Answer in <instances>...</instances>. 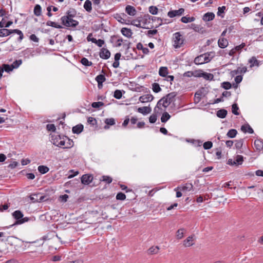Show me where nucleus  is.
I'll list each match as a JSON object with an SVG mask.
<instances>
[{"instance_id":"obj_45","label":"nucleus","mask_w":263,"mask_h":263,"mask_svg":"<svg viewBox=\"0 0 263 263\" xmlns=\"http://www.w3.org/2000/svg\"><path fill=\"white\" fill-rule=\"evenodd\" d=\"M58 10V8L57 7L51 6L47 7V15L48 16H51L52 15V14L51 13V10L53 11H57Z\"/></svg>"},{"instance_id":"obj_39","label":"nucleus","mask_w":263,"mask_h":263,"mask_svg":"<svg viewBox=\"0 0 263 263\" xmlns=\"http://www.w3.org/2000/svg\"><path fill=\"white\" fill-rule=\"evenodd\" d=\"M202 77L206 80H212L214 78V76L212 73L203 72Z\"/></svg>"},{"instance_id":"obj_16","label":"nucleus","mask_w":263,"mask_h":263,"mask_svg":"<svg viewBox=\"0 0 263 263\" xmlns=\"http://www.w3.org/2000/svg\"><path fill=\"white\" fill-rule=\"evenodd\" d=\"M152 111L151 108L149 107H141L138 108V111L139 113L142 114L144 115H147L151 112Z\"/></svg>"},{"instance_id":"obj_37","label":"nucleus","mask_w":263,"mask_h":263,"mask_svg":"<svg viewBox=\"0 0 263 263\" xmlns=\"http://www.w3.org/2000/svg\"><path fill=\"white\" fill-rule=\"evenodd\" d=\"M185 232V229L183 228H181L179 229L176 232V237L177 239H180L183 237L184 232Z\"/></svg>"},{"instance_id":"obj_43","label":"nucleus","mask_w":263,"mask_h":263,"mask_svg":"<svg viewBox=\"0 0 263 263\" xmlns=\"http://www.w3.org/2000/svg\"><path fill=\"white\" fill-rule=\"evenodd\" d=\"M221 86L223 88L228 90L231 88L232 85L229 82H223L221 84Z\"/></svg>"},{"instance_id":"obj_13","label":"nucleus","mask_w":263,"mask_h":263,"mask_svg":"<svg viewBox=\"0 0 263 263\" xmlns=\"http://www.w3.org/2000/svg\"><path fill=\"white\" fill-rule=\"evenodd\" d=\"M96 81L98 82V87H100V86H102V84L106 81L105 77L104 74H99L98 75L96 78Z\"/></svg>"},{"instance_id":"obj_10","label":"nucleus","mask_w":263,"mask_h":263,"mask_svg":"<svg viewBox=\"0 0 263 263\" xmlns=\"http://www.w3.org/2000/svg\"><path fill=\"white\" fill-rule=\"evenodd\" d=\"M100 57L103 59L107 60L110 57V51L106 48H102L99 53Z\"/></svg>"},{"instance_id":"obj_30","label":"nucleus","mask_w":263,"mask_h":263,"mask_svg":"<svg viewBox=\"0 0 263 263\" xmlns=\"http://www.w3.org/2000/svg\"><path fill=\"white\" fill-rule=\"evenodd\" d=\"M254 146L256 149L260 151L263 148V142L260 140H255L254 141Z\"/></svg>"},{"instance_id":"obj_54","label":"nucleus","mask_w":263,"mask_h":263,"mask_svg":"<svg viewBox=\"0 0 263 263\" xmlns=\"http://www.w3.org/2000/svg\"><path fill=\"white\" fill-rule=\"evenodd\" d=\"M102 178V180H101L106 182L108 184L110 183L112 180V178L108 176H103Z\"/></svg>"},{"instance_id":"obj_12","label":"nucleus","mask_w":263,"mask_h":263,"mask_svg":"<svg viewBox=\"0 0 263 263\" xmlns=\"http://www.w3.org/2000/svg\"><path fill=\"white\" fill-rule=\"evenodd\" d=\"M154 97L150 94L144 95L140 97L139 100L142 103H146L152 101Z\"/></svg>"},{"instance_id":"obj_64","label":"nucleus","mask_w":263,"mask_h":263,"mask_svg":"<svg viewBox=\"0 0 263 263\" xmlns=\"http://www.w3.org/2000/svg\"><path fill=\"white\" fill-rule=\"evenodd\" d=\"M226 8L225 6L222 7H219L218 8V12H217V15L218 16H220L222 13H224V10H226Z\"/></svg>"},{"instance_id":"obj_1","label":"nucleus","mask_w":263,"mask_h":263,"mask_svg":"<svg viewBox=\"0 0 263 263\" xmlns=\"http://www.w3.org/2000/svg\"><path fill=\"white\" fill-rule=\"evenodd\" d=\"M118 21L121 23H125L126 24H132L138 27L146 28L147 24V21L148 23L150 22L151 19L152 21H156V18L158 20L160 17H148V20L145 17H137V19L132 20V17H117Z\"/></svg>"},{"instance_id":"obj_22","label":"nucleus","mask_w":263,"mask_h":263,"mask_svg":"<svg viewBox=\"0 0 263 263\" xmlns=\"http://www.w3.org/2000/svg\"><path fill=\"white\" fill-rule=\"evenodd\" d=\"M241 130L245 133L248 132L250 134H253L254 133L253 129L248 124L242 125L241 127Z\"/></svg>"},{"instance_id":"obj_11","label":"nucleus","mask_w":263,"mask_h":263,"mask_svg":"<svg viewBox=\"0 0 263 263\" xmlns=\"http://www.w3.org/2000/svg\"><path fill=\"white\" fill-rule=\"evenodd\" d=\"M184 12L183 8H180L177 10H172L168 12V16H178L183 14Z\"/></svg>"},{"instance_id":"obj_25","label":"nucleus","mask_w":263,"mask_h":263,"mask_svg":"<svg viewBox=\"0 0 263 263\" xmlns=\"http://www.w3.org/2000/svg\"><path fill=\"white\" fill-rule=\"evenodd\" d=\"M160 248L158 246H153L148 249L147 253L148 254H156L158 253Z\"/></svg>"},{"instance_id":"obj_55","label":"nucleus","mask_w":263,"mask_h":263,"mask_svg":"<svg viewBox=\"0 0 263 263\" xmlns=\"http://www.w3.org/2000/svg\"><path fill=\"white\" fill-rule=\"evenodd\" d=\"M99 47H101L104 44V41L101 39L97 40L95 39L94 43Z\"/></svg>"},{"instance_id":"obj_46","label":"nucleus","mask_w":263,"mask_h":263,"mask_svg":"<svg viewBox=\"0 0 263 263\" xmlns=\"http://www.w3.org/2000/svg\"><path fill=\"white\" fill-rule=\"evenodd\" d=\"M126 198L125 194L122 192L118 193L116 195V199L120 200H124Z\"/></svg>"},{"instance_id":"obj_7","label":"nucleus","mask_w":263,"mask_h":263,"mask_svg":"<svg viewBox=\"0 0 263 263\" xmlns=\"http://www.w3.org/2000/svg\"><path fill=\"white\" fill-rule=\"evenodd\" d=\"M63 138H64V136L56 135L54 137L52 136L51 140L54 145L61 147L65 145V141Z\"/></svg>"},{"instance_id":"obj_36","label":"nucleus","mask_w":263,"mask_h":263,"mask_svg":"<svg viewBox=\"0 0 263 263\" xmlns=\"http://www.w3.org/2000/svg\"><path fill=\"white\" fill-rule=\"evenodd\" d=\"M152 89L155 93H158L161 91L159 84L157 83H154L152 84Z\"/></svg>"},{"instance_id":"obj_62","label":"nucleus","mask_w":263,"mask_h":263,"mask_svg":"<svg viewBox=\"0 0 263 263\" xmlns=\"http://www.w3.org/2000/svg\"><path fill=\"white\" fill-rule=\"evenodd\" d=\"M157 120V116L155 114L152 115L149 118V121L151 123H155Z\"/></svg>"},{"instance_id":"obj_15","label":"nucleus","mask_w":263,"mask_h":263,"mask_svg":"<svg viewBox=\"0 0 263 263\" xmlns=\"http://www.w3.org/2000/svg\"><path fill=\"white\" fill-rule=\"evenodd\" d=\"M218 46L221 48H224L228 45V40L223 37H220L218 42Z\"/></svg>"},{"instance_id":"obj_24","label":"nucleus","mask_w":263,"mask_h":263,"mask_svg":"<svg viewBox=\"0 0 263 263\" xmlns=\"http://www.w3.org/2000/svg\"><path fill=\"white\" fill-rule=\"evenodd\" d=\"M1 68L3 69V71H5L7 72H10L12 71L14 67H13L11 65H9L7 64H3L2 66H1Z\"/></svg>"},{"instance_id":"obj_29","label":"nucleus","mask_w":263,"mask_h":263,"mask_svg":"<svg viewBox=\"0 0 263 263\" xmlns=\"http://www.w3.org/2000/svg\"><path fill=\"white\" fill-rule=\"evenodd\" d=\"M202 54H201L198 57H197L194 59V63L196 65H200L204 63V61L203 60L204 58H203Z\"/></svg>"},{"instance_id":"obj_27","label":"nucleus","mask_w":263,"mask_h":263,"mask_svg":"<svg viewBox=\"0 0 263 263\" xmlns=\"http://www.w3.org/2000/svg\"><path fill=\"white\" fill-rule=\"evenodd\" d=\"M168 73V69L166 67H161L159 70V74L162 77H166Z\"/></svg>"},{"instance_id":"obj_49","label":"nucleus","mask_w":263,"mask_h":263,"mask_svg":"<svg viewBox=\"0 0 263 263\" xmlns=\"http://www.w3.org/2000/svg\"><path fill=\"white\" fill-rule=\"evenodd\" d=\"M243 139H240L239 140H236L235 144V146L237 149H240L241 148L243 145Z\"/></svg>"},{"instance_id":"obj_32","label":"nucleus","mask_w":263,"mask_h":263,"mask_svg":"<svg viewBox=\"0 0 263 263\" xmlns=\"http://www.w3.org/2000/svg\"><path fill=\"white\" fill-rule=\"evenodd\" d=\"M38 171L42 174H44L47 173L49 171V168L45 165H40L37 168Z\"/></svg>"},{"instance_id":"obj_51","label":"nucleus","mask_w":263,"mask_h":263,"mask_svg":"<svg viewBox=\"0 0 263 263\" xmlns=\"http://www.w3.org/2000/svg\"><path fill=\"white\" fill-rule=\"evenodd\" d=\"M195 17H181V21L184 23L193 22Z\"/></svg>"},{"instance_id":"obj_18","label":"nucleus","mask_w":263,"mask_h":263,"mask_svg":"<svg viewBox=\"0 0 263 263\" xmlns=\"http://www.w3.org/2000/svg\"><path fill=\"white\" fill-rule=\"evenodd\" d=\"M121 32L124 36L127 37H130L133 34L132 30L130 29L125 27L122 28Z\"/></svg>"},{"instance_id":"obj_53","label":"nucleus","mask_w":263,"mask_h":263,"mask_svg":"<svg viewBox=\"0 0 263 263\" xmlns=\"http://www.w3.org/2000/svg\"><path fill=\"white\" fill-rule=\"evenodd\" d=\"M46 129L48 131L54 132L56 130V127L54 124H49L46 125Z\"/></svg>"},{"instance_id":"obj_52","label":"nucleus","mask_w":263,"mask_h":263,"mask_svg":"<svg viewBox=\"0 0 263 263\" xmlns=\"http://www.w3.org/2000/svg\"><path fill=\"white\" fill-rule=\"evenodd\" d=\"M149 11L153 15H156L158 12V8L155 6H150Z\"/></svg>"},{"instance_id":"obj_23","label":"nucleus","mask_w":263,"mask_h":263,"mask_svg":"<svg viewBox=\"0 0 263 263\" xmlns=\"http://www.w3.org/2000/svg\"><path fill=\"white\" fill-rule=\"evenodd\" d=\"M46 25L47 26H51V27H54L55 28L60 29V28H63L62 27V26L61 25H60V23H59L58 22L50 21H48L46 23Z\"/></svg>"},{"instance_id":"obj_40","label":"nucleus","mask_w":263,"mask_h":263,"mask_svg":"<svg viewBox=\"0 0 263 263\" xmlns=\"http://www.w3.org/2000/svg\"><path fill=\"white\" fill-rule=\"evenodd\" d=\"M91 2L89 0H87L84 3V7L86 11H90L91 10Z\"/></svg>"},{"instance_id":"obj_21","label":"nucleus","mask_w":263,"mask_h":263,"mask_svg":"<svg viewBox=\"0 0 263 263\" xmlns=\"http://www.w3.org/2000/svg\"><path fill=\"white\" fill-rule=\"evenodd\" d=\"M227 114L228 111L227 110L220 109L217 111L216 115L218 118L223 119L227 116Z\"/></svg>"},{"instance_id":"obj_17","label":"nucleus","mask_w":263,"mask_h":263,"mask_svg":"<svg viewBox=\"0 0 263 263\" xmlns=\"http://www.w3.org/2000/svg\"><path fill=\"white\" fill-rule=\"evenodd\" d=\"M83 128L84 127L82 124H78L72 127V133L74 134H79L83 131Z\"/></svg>"},{"instance_id":"obj_2","label":"nucleus","mask_w":263,"mask_h":263,"mask_svg":"<svg viewBox=\"0 0 263 263\" xmlns=\"http://www.w3.org/2000/svg\"><path fill=\"white\" fill-rule=\"evenodd\" d=\"M176 96V92H172L162 97L157 102V104L154 109V112H157V108L159 109H161L160 106H161L164 108L168 107L169 105L174 101V98Z\"/></svg>"},{"instance_id":"obj_61","label":"nucleus","mask_w":263,"mask_h":263,"mask_svg":"<svg viewBox=\"0 0 263 263\" xmlns=\"http://www.w3.org/2000/svg\"><path fill=\"white\" fill-rule=\"evenodd\" d=\"M190 27L196 31H199V30L201 29V26L198 25H196L195 24H191L190 25Z\"/></svg>"},{"instance_id":"obj_19","label":"nucleus","mask_w":263,"mask_h":263,"mask_svg":"<svg viewBox=\"0 0 263 263\" xmlns=\"http://www.w3.org/2000/svg\"><path fill=\"white\" fill-rule=\"evenodd\" d=\"M65 141V145H64V148H68L71 147L73 145V142L72 140L70 139L68 137L64 136L63 138Z\"/></svg>"},{"instance_id":"obj_35","label":"nucleus","mask_w":263,"mask_h":263,"mask_svg":"<svg viewBox=\"0 0 263 263\" xmlns=\"http://www.w3.org/2000/svg\"><path fill=\"white\" fill-rule=\"evenodd\" d=\"M81 63L85 66H90L92 63L91 62L89 61L86 58H82L80 61Z\"/></svg>"},{"instance_id":"obj_5","label":"nucleus","mask_w":263,"mask_h":263,"mask_svg":"<svg viewBox=\"0 0 263 263\" xmlns=\"http://www.w3.org/2000/svg\"><path fill=\"white\" fill-rule=\"evenodd\" d=\"M173 46L175 48H178L183 44L184 39L183 35L179 32L175 33L173 34Z\"/></svg>"},{"instance_id":"obj_8","label":"nucleus","mask_w":263,"mask_h":263,"mask_svg":"<svg viewBox=\"0 0 263 263\" xmlns=\"http://www.w3.org/2000/svg\"><path fill=\"white\" fill-rule=\"evenodd\" d=\"M93 178L91 174H84L81 178V182L84 185H88L92 181Z\"/></svg>"},{"instance_id":"obj_38","label":"nucleus","mask_w":263,"mask_h":263,"mask_svg":"<svg viewBox=\"0 0 263 263\" xmlns=\"http://www.w3.org/2000/svg\"><path fill=\"white\" fill-rule=\"evenodd\" d=\"M239 107L236 103H234L232 106V112L235 115H238L239 112H238Z\"/></svg>"},{"instance_id":"obj_63","label":"nucleus","mask_w":263,"mask_h":263,"mask_svg":"<svg viewBox=\"0 0 263 263\" xmlns=\"http://www.w3.org/2000/svg\"><path fill=\"white\" fill-rule=\"evenodd\" d=\"M246 46L245 43H242L239 45L236 46L235 47V50L238 52H240L242 48H243Z\"/></svg>"},{"instance_id":"obj_26","label":"nucleus","mask_w":263,"mask_h":263,"mask_svg":"<svg viewBox=\"0 0 263 263\" xmlns=\"http://www.w3.org/2000/svg\"><path fill=\"white\" fill-rule=\"evenodd\" d=\"M249 62L250 63V67L252 68L254 66H258L259 65V61H258L255 57H253L249 59Z\"/></svg>"},{"instance_id":"obj_44","label":"nucleus","mask_w":263,"mask_h":263,"mask_svg":"<svg viewBox=\"0 0 263 263\" xmlns=\"http://www.w3.org/2000/svg\"><path fill=\"white\" fill-rule=\"evenodd\" d=\"M203 146L204 149H209L213 146V143L211 141H206L203 144Z\"/></svg>"},{"instance_id":"obj_34","label":"nucleus","mask_w":263,"mask_h":263,"mask_svg":"<svg viewBox=\"0 0 263 263\" xmlns=\"http://www.w3.org/2000/svg\"><path fill=\"white\" fill-rule=\"evenodd\" d=\"M243 161V157L242 155H237L235 159L236 165H241Z\"/></svg>"},{"instance_id":"obj_20","label":"nucleus","mask_w":263,"mask_h":263,"mask_svg":"<svg viewBox=\"0 0 263 263\" xmlns=\"http://www.w3.org/2000/svg\"><path fill=\"white\" fill-rule=\"evenodd\" d=\"M193 185L191 183H186L180 187V190L182 192L190 191L193 190Z\"/></svg>"},{"instance_id":"obj_3","label":"nucleus","mask_w":263,"mask_h":263,"mask_svg":"<svg viewBox=\"0 0 263 263\" xmlns=\"http://www.w3.org/2000/svg\"><path fill=\"white\" fill-rule=\"evenodd\" d=\"M15 33L19 35L18 41L21 42L24 37L23 32L18 29L9 30L6 28H2L0 29V37L7 36L11 33Z\"/></svg>"},{"instance_id":"obj_33","label":"nucleus","mask_w":263,"mask_h":263,"mask_svg":"<svg viewBox=\"0 0 263 263\" xmlns=\"http://www.w3.org/2000/svg\"><path fill=\"white\" fill-rule=\"evenodd\" d=\"M237 134V131L236 129H231L227 133V136L230 138H233L235 137Z\"/></svg>"},{"instance_id":"obj_42","label":"nucleus","mask_w":263,"mask_h":263,"mask_svg":"<svg viewBox=\"0 0 263 263\" xmlns=\"http://www.w3.org/2000/svg\"><path fill=\"white\" fill-rule=\"evenodd\" d=\"M34 13L36 16L41 14V7L39 5H36L34 8Z\"/></svg>"},{"instance_id":"obj_60","label":"nucleus","mask_w":263,"mask_h":263,"mask_svg":"<svg viewBox=\"0 0 263 263\" xmlns=\"http://www.w3.org/2000/svg\"><path fill=\"white\" fill-rule=\"evenodd\" d=\"M100 23H98L97 22H95L94 24L92 27V29L95 31H98L101 29V26L102 25H99Z\"/></svg>"},{"instance_id":"obj_28","label":"nucleus","mask_w":263,"mask_h":263,"mask_svg":"<svg viewBox=\"0 0 263 263\" xmlns=\"http://www.w3.org/2000/svg\"><path fill=\"white\" fill-rule=\"evenodd\" d=\"M193 237L189 236L186 239L184 240L183 245L185 247H189L193 245Z\"/></svg>"},{"instance_id":"obj_48","label":"nucleus","mask_w":263,"mask_h":263,"mask_svg":"<svg viewBox=\"0 0 263 263\" xmlns=\"http://www.w3.org/2000/svg\"><path fill=\"white\" fill-rule=\"evenodd\" d=\"M87 122L89 124L93 126V125L97 124V121L95 118L91 117H89L88 118Z\"/></svg>"},{"instance_id":"obj_6","label":"nucleus","mask_w":263,"mask_h":263,"mask_svg":"<svg viewBox=\"0 0 263 263\" xmlns=\"http://www.w3.org/2000/svg\"><path fill=\"white\" fill-rule=\"evenodd\" d=\"M73 17H61V24L64 25L67 28L69 27H76L79 24V22L72 19Z\"/></svg>"},{"instance_id":"obj_9","label":"nucleus","mask_w":263,"mask_h":263,"mask_svg":"<svg viewBox=\"0 0 263 263\" xmlns=\"http://www.w3.org/2000/svg\"><path fill=\"white\" fill-rule=\"evenodd\" d=\"M45 197L41 193L32 194L30 196V199L32 202H41L44 200Z\"/></svg>"},{"instance_id":"obj_41","label":"nucleus","mask_w":263,"mask_h":263,"mask_svg":"<svg viewBox=\"0 0 263 263\" xmlns=\"http://www.w3.org/2000/svg\"><path fill=\"white\" fill-rule=\"evenodd\" d=\"M122 97V90L117 89L114 91V97L117 99H120Z\"/></svg>"},{"instance_id":"obj_58","label":"nucleus","mask_w":263,"mask_h":263,"mask_svg":"<svg viewBox=\"0 0 263 263\" xmlns=\"http://www.w3.org/2000/svg\"><path fill=\"white\" fill-rule=\"evenodd\" d=\"M22 61L21 60H15L12 64L11 65L14 67V68H17L19 67V66L22 64Z\"/></svg>"},{"instance_id":"obj_59","label":"nucleus","mask_w":263,"mask_h":263,"mask_svg":"<svg viewBox=\"0 0 263 263\" xmlns=\"http://www.w3.org/2000/svg\"><path fill=\"white\" fill-rule=\"evenodd\" d=\"M69 176L68 178H72L77 175L79 173L78 171L74 172L73 170H71L69 171Z\"/></svg>"},{"instance_id":"obj_50","label":"nucleus","mask_w":263,"mask_h":263,"mask_svg":"<svg viewBox=\"0 0 263 263\" xmlns=\"http://www.w3.org/2000/svg\"><path fill=\"white\" fill-rule=\"evenodd\" d=\"M104 105V103L102 102H95L91 104V106L95 108H99L102 106Z\"/></svg>"},{"instance_id":"obj_14","label":"nucleus","mask_w":263,"mask_h":263,"mask_svg":"<svg viewBox=\"0 0 263 263\" xmlns=\"http://www.w3.org/2000/svg\"><path fill=\"white\" fill-rule=\"evenodd\" d=\"M126 12L130 16H134L136 14V10L135 8L130 6L127 5L125 8Z\"/></svg>"},{"instance_id":"obj_56","label":"nucleus","mask_w":263,"mask_h":263,"mask_svg":"<svg viewBox=\"0 0 263 263\" xmlns=\"http://www.w3.org/2000/svg\"><path fill=\"white\" fill-rule=\"evenodd\" d=\"M191 142L194 144L195 146H200L202 145V141L200 140L191 139Z\"/></svg>"},{"instance_id":"obj_4","label":"nucleus","mask_w":263,"mask_h":263,"mask_svg":"<svg viewBox=\"0 0 263 263\" xmlns=\"http://www.w3.org/2000/svg\"><path fill=\"white\" fill-rule=\"evenodd\" d=\"M12 216L13 218L16 220V221L13 224L10 226V227H12L13 226L16 224H23L24 222L28 221V218H23L24 215L23 213L20 210L15 211L12 213Z\"/></svg>"},{"instance_id":"obj_31","label":"nucleus","mask_w":263,"mask_h":263,"mask_svg":"<svg viewBox=\"0 0 263 263\" xmlns=\"http://www.w3.org/2000/svg\"><path fill=\"white\" fill-rule=\"evenodd\" d=\"M171 118V116L167 112L165 111L163 113L161 117V121L162 123L166 122Z\"/></svg>"},{"instance_id":"obj_57","label":"nucleus","mask_w":263,"mask_h":263,"mask_svg":"<svg viewBox=\"0 0 263 263\" xmlns=\"http://www.w3.org/2000/svg\"><path fill=\"white\" fill-rule=\"evenodd\" d=\"M12 22L11 21H7V22L6 24H5V25H4L3 22H0V28H3V27L8 28L10 26H11L12 25Z\"/></svg>"},{"instance_id":"obj_47","label":"nucleus","mask_w":263,"mask_h":263,"mask_svg":"<svg viewBox=\"0 0 263 263\" xmlns=\"http://www.w3.org/2000/svg\"><path fill=\"white\" fill-rule=\"evenodd\" d=\"M105 123L107 125H114L115 124V120L114 118H107L105 120Z\"/></svg>"}]
</instances>
